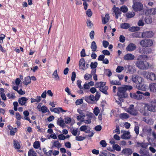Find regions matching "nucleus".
<instances>
[{"label":"nucleus","instance_id":"36","mask_svg":"<svg viewBox=\"0 0 156 156\" xmlns=\"http://www.w3.org/2000/svg\"><path fill=\"white\" fill-rule=\"evenodd\" d=\"M41 98L40 96H37L36 99H34L31 98V102L33 103L34 102H39L41 100Z\"/></svg>","mask_w":156,"mask_h":156},{"label":"nucleus","instance_id":"4","mask_svg":"<svg viewBox=\"0 0 156 156\" xmlns=\"http://www.w3.org/2000/svg\"><path fill=\"white\" fill-rule=\"evenodd\" d=\"M140 44L142 47L147 48L151 46L153 44V42L150 39H144L141 40Z\"/></svg>","mask_w":156,"mask_h":156},{"label":"nucleus","instance_id":"28","mask_svg":"<svg viewBox=\"0 0 156 156\" xmlns=\"http://www.w3.org/2000/svg\"><path fill=\"white\" fill-rule=\"evenodd\" d=\"M90 48L91 49L92 51L94 52L97 51V47L96 42L94 41H93L92 42Z\"/></svg>","mask_w":156,"mask_h":156},{"label":"nucleus","instance_id":"39","mask_svg":"<svg viewBox=\"0 0 156 156\" xmlns=\"http://www.w3.org/2000/svg\"><path fill=\"white\" fill-rule=\"evenodd\" d=\"M140 29V27H132L129 28V31L131 32H134L138 31Z\"/></svg>","mask_w":156,"mask_h":156},{"label":"nucleus","instance_id":"54","mask_svg":"<svg viewBox=\"0 0 156 156\" xmlns=\"http://www.w3.org/2000/svg\"><path fill=\"white\" fill-rule=\"evenodd\" d=\"M133 37L135 38H140V33L136 32L132 34Z\"/></svg>","mask_w":156,"mask_h":156},{"label":"nucleus","instance_id":"7","mask_svg":"<svg viewBox=\"0 0 156 156\" xmlns=\"http://www.w3.org/2000/svg\"><path fill=\"white\" fill-rule=\"evenodd\" d=\"M133 8L135 11H139L143 9V5L140 2L134 1L133 2Z\"/></svg>","mask_w":156,"mask_h":156},{"label":"nucleus","instance_id":"29","mask_svg":"<svg viewBox=\"0 0 156 156\" xmlns=\"http://www.w3.org/2000/svg\"><path fill=\"white\" fill-rule=\"evenodd\" d=\"M110 84L112 85H120L121 83L119 81L115 80H111L109 79Z\"/></svg>","mask_w":156,"mask_h":156},{"label":"nucleus","instance_id":"42","mask_svg":"<svg viewBox=\"0 0 156 156\" xmlns=\"http://www.w3.org/2000/svg\"><path fill=\"white\" fill-rule=\"evenodd\" d=\"M53 76L55 78V80H59V77L57 74V70H55L53 73Z\"/></svg>","mask_w":156,"mask_h":156},{"label":"nucleus","instance_id":"15","mask_svg":"<svg viewBox=\"0 0 156 156\" xmlns=\"http://www.w3.org/2000/svg\"><path fill=\"white\" fill-rule=\"evenodd\" d=\"M136 48V46L135 44L133 43L129 44L126 48L127 51H133Z\"/></svg>","mask_w":156,"mask_h":156},{"label":"nucleus","instance_id":"51","mask_svg":"<svg viewBox=\"0 0 156 156\" xmlns=\"http://www.w3.org/2000/svg\"><path fill=\"white\" fill-rule=\"evenodd\" d=\"M78 130L77 129H74L71 130V133L72 135L74 136H77Z\"/></svg>","mask_w":156,"mask_h":156},{"label":"nucleus","instance_id":"31","mask_svg":"<svg viewBox=\"0 0 156 156\" xmlns=\"http://www.w3.org/2000/svg\"><path fill=\"white\" fill-rule=\"evenodd\" d=\"M109 19V14H106L105 15V17L102 19V22L103 24H106L108 22Z\"/></svg>","mask_w":156,"mask_h":156},{"label":"nucleus","instance_id":"30","mask_svg":"<svg viewBox=\"0 0 156 156\" xmlns=\"http://www.w3.org/2000/svg\"><path fill=\"white\" fill-rule=\"evenodd\" d=\"M140 153L141 154V155L144 156H148L149 152L147 150H143L141 149L139 151Z\"/></svg>","mask_w":156,"mask_h":156},{"label":"nucleus","instance_id":"60","mask_svg":"<svg viewBox=\"0 0 156 156\" xmlns=\"http://www.w3.org/2000/svg\"><path fill=\"white\" fill-rule=\"evenodd\" d=\"M83 103V100L82 99H80L76 100L75 103L76 105H79L82 104Z\"/></svg>","mask_w":156,"mask_h":156},{"label":"nucleus","instance_id":"56","mask_svg":"<svg viewBox=\"0 0 156 156\" xmlns=\"http://www.w3.org/2000/svg\"><path fill=\"white\" fill-rule=\"evenodd\" d=\"M84 99L85 100V101L87 102L90 103H92L91 99L89 96H85L84 98Z\"/></svg>","mask_w":156,"mask_h":156},{"label":"nucleus","instance_id":"11","mask_svg":"<svg viewBox=\"0 0 156 156\" xmlns=\"http://www.w3.org/2000/svg\"><path fill=\"white\" fill-rule=\"evenodd\" d=\"M130 95L132 98L137 100H140L143 97L142 92L140 91H137L136 93H134L132 95L130 94Z\"/></svg>","mask_w":156,"mask_h":156},{"label":"nucleus","instance_id":"6","mask_svg":"<svg viewBox=\"0 0 156 156\" xmlns=\"http://www.w3.org/2000/svg\"><path fill=\"white\" fill-rule=\"evenodd\" d=\"M124 68L126 73L130 74H133L136 72L135 67L133 65H127L124 66Z\"/></svg>","mask_w":156,"mask_h":156},{"label":"nucleus","instance_id":"59","mask_svg":"<svg viewBox=\"0 0 156 156\" xmlns=\"http://www.w3.org/2000/svg\"><path fill=\"white\" fill-rule=\"evenodd\" d=\"M100 144L103 147H105L107 145V144L105 140H102L100 142Z\"/></svg>","mask_w":156,"mask_h":156},{"label":"nucleus","instance_id":"50","mask_svg":"<svg viewBox=\"0 0 156 156\" xmlns=\"http://www.w3.org/2000/svg\"><path fill=\"white\" fill-rule=\"evenodd\" d=\"M112 148L114 150H116L117 151H119L121 150V147L118 144H115L113 145Z\"/></svg>","mask_w":156,"mask_h":156},{"label":"nucleus","instance_id":"41","mask_svg":"<svg viewBox=\"0 0 156 156\" xmlns=\"http://www.w3.org/2000/svg\"><path fill=\"white\" fill-rule=\"evenodd\" d=\"M120 9L121 12L124 13L128 11V8L125 5H124L121 6Z\"/></svg>","mask_w":156,"mask_h":156},{"label":"nucleus","instance_id":"23","mask_svg":"<svg viewBox=\"0 0 156 156\" xmlns=\"http://www.w3.org/2000/svg\"><path fill=\"white\" fill-rule=\"evenodd\" d=\"M105 85V83L102 82H97L95 84V87L96 88H99L100 90L102 89L103 87H104Z\"/></svg>","mask_w":156,"mask_h":156},{"label":"nucleus","instance_id":"46","mask_svg":"<svg viewBox=\"0 0 156 156\" xmlns=\"http://www.w3.org/2000/svg\"><path fill=\"white\" fill-rule=\"evenodd\" d=\"M145 47L142 48H140L139 49V52L141 54H148L147 51H145Z\"/></svg>","mask_w":156,"mask_h":156},{"label":"nucleus","instance_id":"62","mask_svg":"<svg viewBox=\"0 0 156 156\" xmlns=\"http://www.w3.org/2000/svg\"><path fill=\"white\" fill-rule=\"evenodd\" d=\"M13 105H14V109L15 111H17V107L18 106V103L17 101L14 102L13 103Z\"/></svg>","mask_w":156,"mask_h":156},{"label":"nucleus","instance_id":"12","mask_svg":"<svg viewBox=\"0 0 156 156\" xmlns=\"http://www.w3.org/2000/svg\"><path fill=\"white\" fill-rule=\"evenodd\" d=\"M154 35V33L152 31H147L143 32L142 34V38H151Z\"/></svg>","mask_w":156,"mask_h":156},{"label":"nucleus","instance_id":"44","mask_svg":"<svg viewBox=\"0 0 156 156\" xmlns=\"http://www.w3.org/2000/svg\"><path fill=\"white\" fill-rule=\"evenodd\" d=\"M124 67L123 66H118L116 69V71L117 73H121L124 70Z\"/></svg>","mask_w":156,"mask_h":156},{"label":"nucleus","instance_id":"25","mask_svg":"<svg viewBox=\"0 0 156 156\" xmlns=\"http://www.w3.org/2000/svg\"><path fill=\"white\" fill-rule=\"evenodd\" d=\"M90 127L87 128L85 125L82 126L80 128V129L81 131L85 132L86 133H88L90 131Z\"/></svg>","mask_w":156,"mask_h":156},{"label":"nucleus","instance_id":"18","mask_svg":"<svg viewBox=\"0 0 156 156\" xmlns=\"http://www.w3.org/2000/svg\"><path fill=\"white\" fill-rule=\"evenodd\" d=\"M79 66L80 69L84 70L86 69L85 61L83 58H81L79 62Z\"/></svg>","mask_w":156,"mask_h":156},{"label":"nucleus","instance_id":"32","mask_svg":"<svg viewBox=\"0 0 156 156\" xmlns=\"http://www.w3.org/2000/svg\"><path fill=\"white\" fill-rule=\"evenodd\" d=\"M24 80L25 81L24 82V83L26 86L28 84L30 83L31 81V78L29 76L25 78Z\"/></svg>","mask_w":156,"mask_h":156},{"label":"nucleus","instance_id":"24","mask_svg":"<svg viewBox=\"0 0 156 156\" xmlns=\"http://www.w3.org/2000/svg\"><path fill=\"white\" fill-rule=\"evenodd\" d=\"M50 110L51 112H53L55 113L58 114H59L60 112H67V111L63 110L62 108H54V109H52V110H51V109H50Z\"/></svg>","mask_w":156,"mask_h":156},{"label":"nucleus","instance_id":"13","mask_svg":"<svg viewBox=\"0 0 156 156\" xmlns=\"http://www.w3.org/2000/svg\"><path fill=\"white\" fill-rule=\"evenodd\" d=\"M139 107L140 108L139 109L140 112L142 113L143 115H147V112L146 111L145 108L147 107L146 104H140Z\"/></svg>","mask_w":156,"mask_h":156},{"label":"nucleus","instance_id":"10","mask_svg":"<svg viewBox=\"0 0 156 156\" xmlns=\"http://www.w3.org/2000/svg\"><path fill=\"white\" fill-rule=\"evenodd\" d=\"M87 117V119H84L83 118L82 122H84L85 124H90L91 122V119L94 116V114L92 113H89L86 115Z\"/></svg>","mask_w":156,"mask_h":156},{"label":"nucleus","instance_id":"45","mask_svg":"<svg viewBox=\"0 0 156 156\" xmlns=\"http://www.w3.org/2000/svg\"><path fill=\"white\" fill-rule=\"evenodd\" d=\"M104 73L105 75L108 77H110L112 75V73L109 69H105Z\"/></svg>","mask_w":156,"mask_h":156},{"label":"nucleus","instance_id":"35","mask_svg":"<svg viewBox=\"0 0 156 156\" xmlns=\"http://www.w3.org/2000/svg\"><path fill=\"white\" fill-rule=\"evenodd\" d=\"M61 144L58 140H55L53 143V146L58 148H59L61 147Z\"/></svg>","mask_w":156,"mask_h":156},{"label":"nucleus","instance_id":"43","mask_svg":"<svg viewBox=\"0 0 156 156\" xmlns=\"http://www.w3.org/2000/svg\"><path fill=\"white\" fill-rule=\"evenodd\" d=\"M147 56L145 55H139L137 58V60L143 59L146 60L147 59Z\"/></svg>","mask_w":156,"mask_h":156},{"label":"nucleus","instance_id":"37","mask_svg":"<svg viewBox=\"0 0 156 156\" xmlns=\"http://www.w3.org/2000/svg\"><path fill=\"white\" fill-rule=\"evenodd\" d=\"M135 15V13L133 12H129L126 14V17L128 18H130L133 17Z\"/></svg>","mask_w":156,"mask_h":156},{"label":"nucleus","instance_id":"52","mask_svg":"<svg viewBox=\"0 0 156 156\" xmlns=\"http://www.w3.org/2000/svg\"><path fill=\"white\" fill-rule=\"evenodd\" d=\"M98 65V62H91L90 65V67L91 69H95L97 66Z\"/></svg>","mask_w":156,"mask_h":156},{"label":"nucleus","instance_id":"27","mask_svg":"<svg viewBox=\"0 0 156 156\" xmlns=\"http://www.w3.org/2000/svg\"><path fill=\"white\" fill-rule=\"evenodd\" d=\"M149 87L150 91L154 92H156V83H152L150 84Z\"/></svg>","mask_w":156,"mask_h":156},{"label":"nucleus","instance_id":"33","mask_svg":"<svg viewBox=\"0 0 156 156\" xmlns=\"http://www.w3.org/2000/svg\"><path fill=\"white\" fill-rule=\"evenodd\" d=\"M130 27V25L128 23H123L120 24V27L122 29H126Z\"/></svg>","mask_w":156,"mask_h":156},{"label":"nucleus","instance_id":"48","mask_svg":"<svg viewBox=\"0 0 156 156\" xmlns=\"http://www.w3.org/2000/svg\"><path fill=\"white\" fill-rule=\"evenodd\" d=\"M40 146V143L38 141H36L34 143L33 147L35 149L38 148Z\"/></svg>","mask_w":156,"mask_h":156},{"label":"nucleus","instance_id":"57","mask_svg":"<svg viewBox=\"0 0 156 156\" xmlns=\"http://www.w3.org/2000/svg\"><path fill=\"white\" fill-rule=\"evenodd\" d=\"M86 14L88 17H91L92 14L91 10L90 9H88L86 12Z\"/></svg>","mask_w":156,"mask_h":156},{"label":"nucleus","instance_id":"26","mask_svg":"<svg viewBox=\"0 0 156 156\" xmlns=\"http://www.w3.org/2000/svg\"><path fill=\"white\" fill-rule=\"evenodd\" d=\"M57 123V125L63 128L65 126V123L64 120L61 118L58 119Z\"/></svg>","mask_w":156,"mask_h":156},{"label":"nucleus","instance_id":"63","mask_svg":"<svg viewBox=\"0 0 156 156\" xmlns=\"http://www.w3.org/2000/svg\"><path fill=\"white\" fill-rule=\"evenodd\" d=\"M92 78V75L90 74H86L84 76V78L86 80H88Z\"/></svg>","mask_w":156,"mask_h":156},{"label":"nucleus","instance_id":"49","mask_svg":"<svg viewBox=\"0 0 156 156\" xmlns=\"http://www.w3.org/2000/svg\"><path fill=\"white\" fill-rule=\"evenodd\" d=\"M108 88L107 87L105 86L104 87H103L102 89L101 90H100L103 93L106 94H108V92L107 91V90H108Z\"/></svg>","mask_w":156,"mask_h":156},{"label":"nucleus","instance_id":"34","mask_svg":"<svg viewBox=\"0 0 156 156\" xmlns=\"http://www.w3.org/2000/svg\"><path fill=\"white\" fill-rule=\"evenodd\" d=\"M36 155L37 153L33 149H30L28 151V156H37Z\"/></svg>","mask_w":156,"mask_h":156},{"label":"nucleus","instance_id":"8","mask_svg":"<svg viewBox=\"0 0 156 156\" xmlns=\"http://www.w3.org/2000/svg\"><path fill=\"white\" fill-rule=\"evenodd\" d=\"M126 111L133 116H136L138 114L137 110L134 108V106L133 105H130Z\"/></svg>","mask_w":156,"mask_h":156},{"label":"nucleus","instance_id":"61","mask_svg":"<svg viewBox=\"0 0 156 156\" xmlns=\"http://www.w3.org/2000/svg\"><path fill=\"white\" fill-rule=\"evenodd\" d=\"M58 139L61 140H64L66 139V137L63 134H59L58 135Z\"/></svg>","mask_w":156,"mask_h":156},{"label":"nucleus","instance_id":"14","mask_svg":"<svg viewBox=\"0 0 156 156\" xmlns=\"http://www.w3.org/2000/svg\"><path fill=\"white\" fill-rule=\"evenodd\" d=\"M149 145V143L147 142L145 143L144 142H139L136 143V146L139 147H141L142 148L146 149Z\"/></svg>","mask_w":156,"mask_h":156},{"label":"nucleus","instance_id":"9","mask_svg":"<svg viewBox=\"0 0 156 156\" xmlns=\"http://www.w3.org/2000/svg\"><path fill=\"white\" fill-rule=\"evenodd\" d=\"M143 80V79L142 77L137 75L133 74L132 76L131 80L133 82L135 83L142 82Z\"/></svg>","mask_w":156,"mask_h":156},{"label":"nucleus","instance_id":"22","mask_svg":"<svg viewBox=\"0 0 156 156\" xmlns=\"http://www.w3.org/2000/svg\"><path fill=\"white\" fill-rule=\"evenodd\" d=\"M27 100L28 99L25 97H22L19 98L18 101L19 104L21 105H25Z\"/></svg>","mask_w":156,"mask_h":156},{"label":"nucleus","instance_id":"1","mask_svg":"<svg viewBox=\"0 0 156 156\" xmlns=\"http://www.w3.org/2000/svg\"><path fill=\"white\" fill-rule=\"evenodd\" d=\"M136 66L141 69H147L149 67V64L147 62L142 60H137L135 63Z\"/></svg>","mask_w":156,"mask_h":156},{"label":"nucleus","instance_id":"21","mask_svg":"<svg viewBox=\"0 0 156 156\" xmlns=\"http://www.w3.org/2000/svg\"><path fill=\"white\" fill-rule=\"evenodd\" d=\"M121 137L123 139H128L130 138V133L128 131H125Z\"/></svg>","mask_w":156,"mask_h":156},{"label":"nucleus","instance_id":"40","mask_svg":"<svg viewBox=\"0 0 156 156\" xmlns=\"http://www.w3.org/2000/svg\"><path fill=\"white\" fill-rule=\"evenodd\" d=\"M119 116L120 118L121 119H127L129 117L128 114L126 113L121 114Z\"/></svg>","mask_w":156,"mask_h":156},{"label":"nucleus","instance_id":"58","mask_svg":"<svg viewBox=\"0 0 156 156\" xmlns=\"http://www.w3.org/2000/svg\"><path fill=\"white\" fill-rule=\"evenodd\" d=\"M41 110V111L43 113H45L48 111H48L47 108L44 106H43L42 107Z\"/></svg>","mask_w":156,"mask_h":156},{"label":"nucleus","instance_id":"19","mask_svg":"<svg viewBox=\"0 0 156 156\" xmlns=\"http://www.w3.org/2000/svg\"><path fill=\"white\" fill-rule=\"evenodd\" d=\"M138 84L136 85V87L139 90L145 91L147 88L145 85L142 83V82L138 83Z\"/></svg>","mask_w":156,"mask_h":156},{"label":"nucleus","instance_id":"2","mask_svg":"<svg viewBox=\"0 0 156 156\" xmlns=\"http://www.w3.org/2000/svg\"><path fill=\"white\" fill-rule=\"evenodd\" d=\"M143 74L144 78L147 80L153 81L156 79V75L154 73L145 71L143 72Z\"/></svg>","mask_w":156,"mask_h":156},{"label":"nucleus","instance_id":"17","mask_svg":"<svg viewBox=\"0 0 156 156\" xmlns=\"http://www.w3.org/2000/svg\"><path fill=\"white\" fill-rule=\"evenodd\" d=\"M114 12L115 15V18L116 19L118 18L119 16H120L121 14V12L120 9L119 8L116 7L115 6L113 8Z\"/></svg>","mask_w":156,"mask_h":156},{"label":"nucleus","instance_id":"5","mask_svg":"<svg viewBox=\"0 0 156 156\" xmlns=\"http://www.w3.org/2000/svg\"><path fill=\"white\" fill-rule=\"evenodd\" d=\"M146 105L147 110L148 111L154 112L156 110V99L151 101L149 104H146Z\"/></svg>","mask_w":156,"mask_h":156},{"label":"nucleus","instance_id":"55","mask_svg":"<svg viewBox=\"0 0 156 156\" xmlns=\"http://www.w3.org/2000/svg\"><path fill=\"white\" fill-rule=\"evenodd\" d=\"M93 112L95 115L97 116L100 112V110L97 107H95L94 109Z\"/></svg>","mask_w":156,"mask_h":156},{"label":"nucleus","instance_id":"20","mask_svg":"<svg viewBox=\"0 0 156 156\" xmlns=\"http://www.w3.org/2000/svg\"><path fill=\"white\" fill-rule=\"evenodd\" d=\"M122 153L126 155H129L133 153V151L130 148H127L123 149L122 152Z\"/></svg>","mask_w":156,"mask_h":156},{"label":"nucleus","instance_id":"3","mask_svg":"<svg viewBox=\"0 0 156 156\" xmlns=\"http://www.w3.org/2000/svg\"><path fill=\"white\" fill-rule=\"evenodd\" d=\"M126 89L123 87H120L118 88V91L117 93V95L120 98L127 97L128 94L126 92Z\"/></svg>","mask_w":156,"mask_h":156},{"label":"nucleus","instance_id":"53","mask_svg":"<svg viewBox=\"0 0 156 156\" xmlns=\"http://www.w3.org/2000/svg\"><path fill=\"white\" fill-rule=\"evenodd\" d=\"M85 137L77 136L76 137V140L77 141H82L85 139Z\"/></svg>","mask_w":156,"mask_h":156},{"label":"nucleus","instance_id":"38","mask_svg":"<svg viewBox=\"0 0 156 156\" xmlns=\"http://www.w3.org/2000/svg\"><path fill=\"white\" fill-rule=\"evenodd\" d=\"M13 144L15 148L19 149L20 148V145L18 142L17 140H13Z\"/></svg>","mask_w":156,"mask_h":156},{"label":"nucleus","instance_id":"64","mask_svg":"<svg viewBox=\"0 0 156 156\" xmlns=\"http://www.w3.org/2000/svg\"><path fill=\"white\" fill-rule=\"evenodd\" d=\"M102 53L104 55H110V52L106 50H103L102 51Z\"/></svg>","mask_w":156,"mask_h":156},{"label":"nucleus","instance_id":"47","mask_svg":"<svg viewBox=\"0 0 156 156\" xmlns=\"http://www.w3.org/2000/svg\"><path fill=\"white\" fill-rule=\"evenodd\" d=\"M148 11L151 15H155L156 14V9L154 8L150 9Z\"/></svg>","mask_w":156,"mask_h":156},{"label":"nucleus","instance_id":"16","mask_svg":"<svg viewBox=\"0 0 156 156\" xmlns=\"http://www.w3.org/2000/svg\"><path fill=\"white\" fill-rule=\"evenodd\" d=\"M135 58L133 54L129 53L125 55L123 57L124 59L127 61L133 60Z\"/></svg>","mask_w":156,"mask_h":156}]
</instances>
